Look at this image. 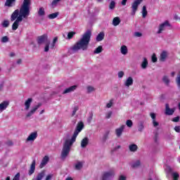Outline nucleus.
I'll return each mask as SVG.
<instances>
[{"instance_id":"obj_1","label":"nucleus","mask_w":180,"mask_h":180,"mask_svg":"<svg viewBox=\"0 0 180 180\" xmlns=\"http://www.w3.org/2000/svg\"><path fill=\"white\" fill-rule=\"evenodd\" d=\"M32 0H24L21 7L16 9L11 15V22H14L12 25V30H18L19 25L23 19H27L30 15V6Z\"/></svg>"},{"instance_id":"obj_2","label":"nucleus","mask_w":180,"mask_h":180,"mask_svg":"<svg viewBox=\"0 0 180 180\" xmlns=\"http://www.w3.org/2000/svg\"><path fill=\"white\" fill-rule=\"evenodd\" d=\"M91 36L92 32L91 30H87L84 32L82 38L70 48L72 53H77L79 50H82L83 51L88 50V46H89V41H91Z\"/></svg>"},{"instance_id":"obj_3","label":"nucleus","mask_w":180,"mask_h":180,"mask_svg":"<svg viewBox=\"0 0 180 180\" xmlns=\"http://www.w3.org/2000/svg\"><path fill=\"white\" fill-rule=\"evenodd\" d=\"M63 140L64 143L60 155L62 158H67V157H68V154H70V151H71V147H72V144L75 143V141L71 139L70 134H66Z\"/></svg>"},{"instance_id":"obj_4","label":"nucleus","mask_w":180,"mask_h":180,"mask_svg":"<svg viewBox=\"0 0 180 180\" xmlns=\"http://www.w3.org/2000/svg\"><path fill=\"white\" fill-rule=\"evenodd\" d=\"M82 129H84V122H78L76 129L75 130L74 134H73L72 136L70 137V139L72 140L76 141L77 136H78V134H79V133H81V131H82Z\"/></svg>"},{"instance_id":"obj_5","label":"nucleus","mask_w":180,"mask_h":180,"mask_svg":"<svg viewBox=\"0 0 180 180\" xmlns=\"http://www.w3.org/2000/svg\"><path fill=\"white\" fill-rule=\"evenodd\" d=\"M143 0H134V1L131 4V15L132 16H134L136 15V13L137 12V10L139 9V6L143 2Z\"/></svg>"},{"instance_id":"obj_6","label":"nucleus","mask_w":180,"mask_h":180,"mask_svg":"<svg viewBox=\"0 0 180 180\" xmlns=\"http://www.w3.org/2000/svg\"><path fill=\"white\" fill-rule=\"evenodd\" d=\"M171 25L169 24V22L168 20L165 21L164 22L159 25L158 30L157 31L158 34H161L167 27H169Z\"/></svg>"},{"instance_id":"obj_7","label":"nucleus","mask_w":180,"mask_h":180,"mask_svg":"<svg viewBox=\"0 0 180 180\" xmlns=\"http://www.w3.org/2000/svg\"><path fill=\"white\" fill-rule=\"evenodd\" d=\"M41 103H39L37 105L32 106L30 112L27 113L26 117H31V116H33V114L36 113V111L39 108L41 107Z\"/></svg>"},{"instance_id":"obj_8","label":"nucleus","mask_w":180,"mask_h":180,"mask_svg":"<svg viewBox=\"0 0 180 180\" xmlns=\"http://www.w3.org/2000/svg\"><path fill=\"white\" fill-rule=\"evenodd\" d=\"M50 40L49 39V37L47 36V34H43L41 36L38 37L37 38V43L38 44L41 45V44H46V43H47V41H49Z\"/></svg>"},{"instance_id":"obj_9","label":"nucleus","mask_w":180,"mask_h":180,"mask_svg":"<svg viewBox=\"0 0 180 180\" xmlns=\"http://www.w3.org/2000/svg\"><path fill=\"white\" fill-rule=\"evenodd\" d=\"M114 177H115V171L113 170H110L108 172H106L103 175V180L112 179V178H114Z\"/></svg>"},{"instance_id":"obj_10","label":"nucleus","mask_w":180,"mask_h":180,"mask_svg":"<svg viewBox=\"0 0 180 180\" xmlns=\"http://www.w3.org/2000/svg\"><path fill=\"white\" fill-rule=\"evenodd\" d=\"M125 127L126 125H121L120 127L115 129V136H117V137L118 138L122 137L123 131H124Z\"/></svg>"},{"instance_id":"obj_11","label":"nucleus","mask_w":180,"mask_h":180,"mask_svg":"<svg viewBox=\"0 0 180 180\" xmlns=\"http://www.w3.org/2000/svg\"><path fill=\"white\" fill-rule=\"evenodd\" d=\"M37 139V133L36 131L31 133L27 138L25 143H29V141H34Z\"/></svg>"},{"instance_id":"obj_12","label":"nucleus","mask_w":180,"mask_h":180,"mask_svg":"<svg viewBox=\"0 0 180 180\" xmlns=\"http://www.w3.org/2000/svg\"><path fill=\"white\" fill-rule=\"evenodd\" d=\"M77 88H78V86H77V85L71 86L65 89L63 91V94L65 95L66 94H71V92H74V91H75Z\"/></svg>"},{"instance_id":"obj_13","label":"nucleus","mask_w":180,"mask_h":180,"mask_svg":"<svg viewBox=\"0 0 180 180\" xmlns=\"http://www.w3.org/2000/svg\"><path fill=\"white\" fill-rule=\"evenodd\" d=\"M175 112V108H169V105L166 104L165 105V115H167L168 116H171L174 115V112Z\"/></svg>"},{"instance_id":"obj_14","label":"nucleus","mask_w":180,"mask_h":180,"mask_svg":"<svg viewBox=\"0 0 180 180\" xmlns=\"http://www.w3.org/2000/svg\"><path fill=\"white\" fill-rule=\"evenodd\" d=\"M133 82H134L133 77H127L126 81L124 82V86H127V88H129L130 86H131V85H133Z\"/></svg>"},{"instance_id":"obj_15","label":"nucleus","mask_w":180,"mask_h":180,"mask_svg":"<svg viewBox=\"0 0 180 180\" xmlns=\"http://www.w3.org/2000/svg\"><path fill=\"white\" fill-rule=\"evenodd\" d=\"M15 2L16 0H6L4 6H7L8 8H12L13 6H15Z\"/></svg>"},{"instance_id":"obj_16","label":"nucleus","mask_w":180,"mask_h":180,"mask_svg":"<svg viewBox=\"0 0 180 180\" xmlns=\"http://www.w3.org/2000/svg\"><path fill=\"white\" fill-rule=\"evenodd\" d=\"M167 57H168V52L163 51L160 53V61H161L162 63L165 62V60H167Z\"/></svg>"},{"instance_id":"obj_17","label":"nucleus","mask_w":180,"mask_h":180,"mask_svg":"<svg viewBox=\"0 0 180 180\" xmlns=\"http://www.w3.org/2000/svg\"><path fill=\"white\" fill-rule=\"evenodd\" d=\"M32 102H33V98H29L25 102V110H28L30 109V105H32Z\"/></svg>"},{"instance_id":"obj_18","label":"nucleus","mask_w":180,"mask_h":180,"mask_svg":"<svg viewBox=\"0 0 180 180\" xmlns=\"http://www.w3.org/2000/svg\"><path fill=\"white\" fill-rule=\"evenodd\" d=\"M147 67H148V60H147V58H143L141 68H142V70H146L147 69Z\"/></svg>"},{"instance_id":"obj_19","label":"nucleus","mask_w":180,"mask_h":180,"mask_svg":"<svg viewBox=\"0 0 180 180\" xmlns=\"http://www.w3.org/2000/svg\"><path fill=\"white\" fill-rule=\"evenodd\" d=\"M89 143V139H88V137L84 138L81 141L82 148H85L86 146H88Z\"/></svg>"},{"instance_id":"obj_20","label":"nucleus","mask_w":180,"mask_h":180,"mask_svg":"<svg viewBox=\"0 0 180 180\" xmlns=\"http://www.w3.org/2000/svg\"><path fill=\"white\" fill-rule=\"evenodd\" d=\"M36 169V160H33L29 171V175H32Z\"/></svg>"},{"instance_id":"obj_21","label":"nucleus","mask_w":180,"mask_h":180,"mask_svg":"<svg viewBox=\"0 0 180 180\" xmlns=\"http://www.w3.org/2000/svg\"><path fill=\"white\" fill-rule=\"evenodd\" d=\"M8 106H9V102L8 101H4L0 103V112H3V110H5V109H6Z\"/></svg>"},{"instance_id":"obj_22","label":"nucleus","mask_w":180,"mask_h":180,"mask_svg":"<svg viewBox=\"0 0 180 180\" xmlns=\"http://www.w3.org/2000/svg\"><path fill=\"white\" fill-rule=\"evenodd\" d=\"M129 150L131 153H136L137 150H139V146H137L135 143L130 144L129 146Z\"/></svg>"},{"instance_id":"obj_23","label":"nucleus","mask_w":180,"mask_h":180,"mask_svg":"<svg viewBox=\"0 0 180 180\" xmlns=\"http://www.w3.org/2000/svg\"><path fill=\"white\" fill-rule=\"evenodd\" d=\"M120 18L119 17H115L113 19H112V25L113 26H119V25H120Z\"/></svg>"},{"instance_id":"obj_24","label":"nucleus","mask_w":180,"mask_h":180,"mask_svg":"<svg viewBox=\"0 0 180 180\" xmlns=\"http://www.w3.org/2000/svg\"><path fill=\"white\" fill-rule=\"evenodd\" d=\"M105 39V32H101L96 37V41H102Z\"/></svg>"},{"instance_id":"obj_25","label":"nucleus","mask_w":180,"mask_h":180,"mask_svg":"<svg viewBox=\"0 0 180 180\" xmlns=\"http://www.w3.org/2000/svg\"><path fill=\"white\" fill-rule=\"evenodd\" d=\"M120 51H121V53L123 54V56H126V54H127L129 51V50L127 49V46H126V45L122 46L120 48Z\"/></svg>"},{"instance_id":"obj_26","label":"nucleus","mask_w":180,"mask_h":180,"mask_svg":"<svg viewBox=\"0 0 180 180\" xmlns=\"http://www.w3.org/2000/svg\"><path fill=\"white\" fill-rule=\"evenodd\" d=\"M144 130V122L143 121H140L138 123V131H143Z\"/></svg>"},{"instance_id":"obj_27","label":"nucleus","mask_w":180,"mask_h":180,"mask_svg":"<svg viewBox=\"0 0 180 180\" xmlns=\"http://www.w3.org/2000/svg\"><path fill=\"white\" fill-rule=\"evenodd\" d=\"M82 167H84V162H77L75 165V169L79 170L82 168Z\"/></svg>"},{"instance_id":"obj_28","label":"nucleus","mask_w":180,"mask_h":180,"mask_svg":"<svg viewBox=\"0 0 180 180\" xmlns=\"http://www.w3.org/2000/svg\"><path fill=\"white\" fill-rule=\"evenodd\" d=\"M109 134H110V131L108 130L105 131V132L104 133L103 136V141H106V140H108V139H109Z\"/></svg>"},{"instance_id":"obj_29","label":"nucleus","mask_w":180,"mask_h":180,"mask_svg":"<svg viewBox=\"0 0 180 180\" xmlns=\"http://www.w3.org/2000/svg\"><path fill=\"white\" fill-rule=\"evenodd\" d=\"M49 162V158H44L39 165L40 168H44Z\"/></svg>"},{"instance_id":"obj_30","label":"nucleus","mask_w":180,"mask_h":180,"mask_svg":"<svg viewBox=\"0 0 180 180\" xmlns=\"http://www.w3.org/2000/svg\"><path fill=\"white\" fill-rule=\"evenodd\" d=\"M44 175H46V173L44 171L41 172L37 176V178L35 180H41L44 177Z\"/></svg>"},{"instance_id":"obj_31","label":"nucleus","mask_w":180,"mask_h":180,"mask_svg":"<svg viewBox=\"0 0 180 180\" xmlns=\"http://www.w3.org/2000/svg\"><path fill=\"white\" fill-rule=\"evenodd\" d=\"M103 51V48L102 47V46H99L94 50V53L99 54V53H102Z\"/></svg>"},{"instance_id":"obj_32","label":"nucleus","mask_w":180,"mask_h":180,"mask_svg":"<svg viewBox=\"0 0 180 180\" xmlns=\"http://www.w3.org/2000/svg\"><path fill=\"white\" fill-rule=\"evenodd\" d=\"M141 13H142V18H145L147 16L148 12H147V7L146 6H143Z\"/></svg>"},{"instance_id":"obj_33","label":"nucleus","mask_w":180,"mask_h":180,"mask_svg":"<svg viewBox=\"0 0 180 180\" xmlns=\"http://www.w3.org/2000/svg\"><path fill=\"white\" fill-rule=\"evenodd\" d=\"M95 87L92 86H86V93L87 94H91L92 92H95Z\"/></svg>"},{"instance_id":"obj_34","label":"nucleus","mask_w":180,"mask_h":180,"mask_svg":"<svg viewBox=\"0 0 180 180\" xmlns=\"http://www.w3.org/2000/svg\"><path fill=\"white\" fill-rule=\"evenodd\" d=\"M132 168H139L141 165L140 160H136V162L131 164Z\"/></svg>"},{"instance_id":"obj_35","label":"nucleus","mask_w":180,"mask_h":180,"mask_svg":"<svg viewBox=\"0 0 180 180\" xmlns=\"http://www.w3.org/2000/svg\"><path fill=\"white\" fill-rule=\"evenodd\" d=\"M162 81L165 84V85H169L170 80H169V77H168V76H166V75L163 76Z\"/></svg>"},{"instance_id":"obj_36","label":"nucleus","mask_w":180,"mask_h":180,"mask_svg":"<svg viewBox=\"0 0 180 180\" xmlns=\"http://www.w3.org/2000/svg\"><path fill=\"white\" fill-rule=\"evenodd\" d=\"M38 15L39 16H44V15H46V11H44V8L43 7L39 8L38 11Z\"/></svg>"},{"instance_id":"obj_37","label":"nucleus","mask_w":180,"mask_h":180,"mask_svg":"<svg viewBox=\"0 0 180 180\" xmlns=\"http://www.w3.org/2000/svg\"><path fill=\"white\" fill-rule=\"evenodd\" d=\"M60 13L58 12H56V13H51V14H49L48 15V18L49 19H56V18H57V16H58Z\"/></svg>"},{"instance_id":"obj_38","label":"nucleus","mask_w":180,"mask_h":180,"mask_svg":"<svg viewBox=\"0 0 180 180\" xmlns=\"http://www.w3.org/2000/svg\"><path fill=\"white\" fill-rule=\"evenodd\" d=\"M50 41H47L46 44H45V46H44V51L45 53H49V50H50Z\"/></svg>"},{"instance_id":"obj_39","label":"nucleus","mask_w":180,"mask_h":180,"mask_svg":"<svg viewBox=\"0 0 180 180\" xmlns=\"http://www.w3.org/2000/svg\"><path fill=\"white\" fill-rule=\"evenodd\" d=\"M77 33L75 32H70L68 33V40H71L75 36Z\"/></svg>"},{"instance_id":"obj_40","label":"nucleus","mask_w":180,"mask_h":180,"mask_svg":"<svg viewBox=\"0 0 180 180\" xmlns=\"http://www.w3.org/2000/svg\"><path fill=\"white\" fill-rule=\"evenodd\" d=\"M116 8V2L115 1H111L109 5V9L113 10Z\"/></svg>"},{"instance_id":"obj_41","label":"nucleus","mask_w":180,"mask_h":180,"mask_svg":"<svg viewBox=\"0 0 180 180\" xmlns=\"http://www.w3.org/2000/svg\"><path fill=\"white\" fill-rule=\"evenodd\" d=\"M58 41V38L57 37H56L53 39V42L51 44V49H54V47H56V43H57Z\"/></svg>"},{"instance_id":"obj_42","label":"nucleus","mask_w":180,"mask_h":180,"mask_svg":"<svg viewBox=\"0 0 180 180\" xmlns=\"http://www.w3.org/2000/svg\"><path fill=\"white\" fill-rule=\"evenodd\" d=\"M1 25L3 27H9V21L8 20H5L2 23Z\"/></svg>"},{"instance_id":"obj_43","label":"nucleus","mask_w":180,"mask_h":180,"mask_svg":"<svg viewBox=\"0 0 180 180\" xmlns=\"http://www.w3.org/2000/svg\"><path fill=\"white\" fill-rule=\"evenodd\" d=\"M172 176L174 180H178V178H179V174H178L176 172H173L172 174Z\"/></svg>"},{"instance_id":"obj_44","label":"nucleus","mask_w":180,"mask_h":180,"mask_svg":"<svg viewBox=\"0 0 180 180\" xmlns=\"http://www.w3.org/2000/svg\"><path fill=\"white\" fill-rule=\"evenodd\" d=\"M9 41V37L4 36L1 37V43H8Z\"/></svg>"},{"instance_id":"obj_45","label":"nucleus","mask_w":180,"mask_h":180,"mask_svg":"<svg viewBox=\"0 0 180 180\" xmlns=\"http://www.w3.org/2000/svg\"><path fill=\"white\" fill-rule=\"evenodd\" d=\"M126 124H127V127H133V121H131V120H128L126 122Z\"/></svg>"},{"instance_id":"obj_46","label":"nucleus","mask_w":180,"mask_h":180,"mask_svg":"<svg viewBox=\"0 0 180 180\" xmlns=\"http://www.w3.org/2000/svg\"><path fill=\"white\" fill-rule=\"evenodd\" d=\"M152 124L153 127H158V126H160V122H157V120H152Z\"/></svg>"},{"instance_id":"obj_47","label":"nucleus","mask_w":180,"mask_h":180,"mask_svg":"<svg viewBox=\"0 0 180 180\" xmlns=\"http://www.w3.org/2000/svg\"><path fill=\"white\" fill-rule=\"evenodd\" d=\"M79 109V108H78V106L74 107L72 112V117L75 116V113H77V112H78Z\"/></svg>"},{"instance_id":"obj_48","label":"nucleus","mask_w":180,"mask_h":180,"mask_svg":"<svg viewBox=\"0 0 180 180\" xmlns=\"http://www.w3.org/2000/svg\"><path fill=\"white\" fill-rule=\"evenodd\" d=\"M176 82L177 86L180 88V72H179L177 77L176 78Z\"/></svg>"},{"instance_id":"obj_49","label":"nucleus","mask_w":180,"mask_h":180,"mask_svg":"<svg viewBox=\"0 0 180 180\" xmlns=\"http://www.w3.org/2000/svg\"><path fill=\"white\" fill-rule=\"evenodd\" d=\"M157 61H158L157 55H155V53H153L152 55V62L157 63Z\"/></svg>"},{"instance_id":"obj_50","label":"nucleus","mask_w":180,"mask_h":180,"mask_svg":"<svg viewBox=\"0 0 180 180\" xmlns=\"http://www.w3.org/2000/svg\"><path fill=\"white\" fill-rule=\"evenodd\" d=\"M150 116L152 120H156L157 115H155V113H154V112H150Z\"/></svg>"},{"instance_id":"obj_51","label":"nucleus","mask_w":180,"mask_h":180,"mask_svg":"<svg viewBox=\"0 0 180 180\" xmlns=\"http://www.w3.org/2000/svg\"><path fill=\"white\" fill-rule=\"evenodd\" d=\"M134 37H141L143 36V34L141 32H136L134 33Z\"/></svg>"},{"instance_id":"obj_52","label":"nucleus","mask_w":180,"mask_h":180,"mask_svg":"<svg viewBox=\"0 0 180 180\" xmlns=\"http://www.w3.org/2000/svg\"><path fill=\"white\" fill-rule=\"evenodd\" d=\"M61 0H53L51 3L52 6H57V4L58 2H60Z\"/></svg>"},{"instance_id":"obj_53","label":"nucleus","mask_w":180,"mask_h":180,"mask_svg":"<svg viewBox=\"0 0 180 180\" xmlns=\"http://www.w3.org/2000/svg\"><path fill=\"white\" fill-rule=\"evenodd\" d=\"M93 117H94V114L91 113L87 119L88 123H91L92 122Z\"/></svg>"},{"instance_id":"obj_54","label":"nucleus","mask_w":180,"mask_h":180,"mask_svg":"<svg viewBox=\"0 0 180 180\" xmlns=\"http://www.w3.org/2000/svg\"><path fill=\"white\" fill-rule=\"evenodd\" d=\"M124 77V72L120 71L118 72V78H123Z\"/></svg>"},{"instance_id":"obj_55","label":"nucleus","mask_w":180,"mask_h":180,"mask_svg":"<svg viewBox=\"0 0 180 180\" xmlns=\"http://www.w3.org/2000/svg\"><path fill=\"white\" fill-rule=\"evenodd\" d=\"M111 117H112V111H110L106 113L105 119H110Z\"/></svg>"},{"instance_id":"obj_56","label":"nucleus","mask_w":180,"mask_h":180,"mask_svg":"<svg viewBox=\"0 0 180 180\" xmlns=\"http://www.w3.org/2000/svg\"><path fill=\"white\" fill-rule=\"evenodd\" d=\"M120 148H122V146L118 145V146H115V148H113L112 151H117V150H120Z\"/></svg>"},{"instance_id":"obj_57","label":"nucleus","mask_w":180,"mask_h":180,"mask_svg":"<svg viewBox=\"0 0 180 180\" xmlns=\"http://www.w3.org/2000/svg\"><path fill=\"white\" fill-rule=\"evenodd\" d=\"M111 106H113V101H110V102L108 103H107L106 108H108L109 109V108H110Z\"/></svg>"},{"instance_id":"obj_58","label":"nucleus","mask_w":180,"mask_h":180,"mask_svg":"<svg viewBox=\"0 0 180 180\" xmlns=\"http://www.w3.org/2000/svg\"><path fill=\"white\" fill-rule=\"evenodd\" d=\"M20 178V173H17V174H15V176H14L13 179H15V180H19Z\"/></svg>"},{"instance_id":"obj_59","label":"nucleus","mask_w":180,"mask_h":180,"mask_svg":"<svg viewBox=\"0 0 180 180\" xmlns=\"http://www.w3.org/2000/svg\"><path fill=\"white\" fill-rule=\"evenodd\" d=\"M53 176H54V174H49L48 176H46V180H51Z\"/></svg>"},{"instance_id":"obj_60","label":"nucleus","mask_w":180,"mask_h":180,"mask_svg":"<svg viewBox=\"0 0 180 180\" xmlns=\"http://www.w3.org/2000/svg\"><path fill=\"white\" fill-rule=\"evenodd\" d=\"M174 130L176 133H180V127L179 126H176L174 127Z\"/></svg>"},{"instance_id":"obj_61","label":"nucleus","mask_w":180,"mask_h":180,"mask_svg":"<svg viewBox=\"0 0 180 180\" xmlns=\"http://www.w3.org/2000/svg\"><path fill=\"white\" fill-rule=\"evenodd\" d=\"M172 122H174L175 123H177V122H179V117H176L173 118Z\"/></svg>"},{"instance_id":"obj_62","label":"nucleus","mask_w":180,"mask_h":180,"mask_svg":"<svg viewBox=\"0 0 180 180\" xmlns=\"http://www.w3.org/2000/svg\"><path fill=\"white\" fill-rule=\"evenodd\" d=\"M166 171H167V172H172V169L167 166V168H166Z\"/></svg>"},{"instance_id":"obj_63","label":"nucleus","mask_w":180,"mask_h":180,"mask_svg":"<svg viewBox=\"0 0 180 180\" xmlns=\"http://www.w3.org/2000/svg\"><path fill=\"white\" fill-rule=\"evenodd\" d=\"M119 180H126V176L121 175L120 176Z\"/></svg>"},{"instance_id":"obj_64","label":"nucleus","mask_w":180,"mask_h":180,"mask_svg":"<svg viewBox=\"0 0 180 180\" xmlns=\"http://www.w3.org/2000/svg\"><path fill=\"white\" fill-rule=\"evenodd\" d=\"M127 0H122V5L123 6H126V4H127Z\"/></svg>"}]
</instances>
